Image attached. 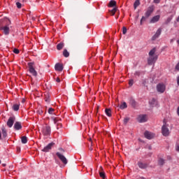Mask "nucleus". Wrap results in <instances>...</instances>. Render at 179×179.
<instances>
[{
    "instance_id": "22",
    "label": "nucleus",
    "mask_w": 179,
    "mask_h": 179,
    "mask_svg": "<svg viewBox=\"0 0 179 179\" xmlns=\"http://www.w3.org/2000/svg\"><path fill=\"white\" fill-rule=\"evenodd\" d=\"M141 5V0H136L134 3V9H136L138 6Z\"/></svg>"
},
{
    "instance_id": "30",
    "label": "nucleus",
    "mask_w": 179,
    "mask_h": 179,
    "mask_svg": "<svg viewBox=\"0 0 179 179\" xmlns=\"http://www.w3.org/2000/svg\"><path fill=\"white\" fill-rule=\"evenodd\" d=\"M158 164L159 166H163V164H164V159L162 158L159 159L158 161Z\"/></svg>"
},
{
    "instance_id": "2",
    "label": "nucleus",
    "mask_w": 179,
    "mask_h": 179,
    "mask_svg": "<svg viewBox=\"0 0 179 179\" xmlns=\"http://www.w3.org/2000/svg\"><path fill=\"white\" fill-rule=\"evenodd\" d=\"M34 63H33V62H30L28 64L29 71L31 73V75L33 76H34L36 78V77H37V71L34 69Z\"/></svg>"
},
{
    "instance_id": "31",
    "label": "nucleus",
    "mask_w": 179,
    "mask_h": 179,
    "mask_svg": "<svg viewBox=\"0 0 179 179\" xmlns=\"http://www.w3.org/2000/svg\"><path fill=\"white\" fill-rule=\"evenodd\" d=\"M45 101H46V103H50V95L48 94H46L45 95Z\"/></svg>"
},
{
    "instance_id": "50",
    "label": "nucleus",
    "mask_w": 179,
    "mask_h": 179,
    "mask_svg": "<svg viewBox=\"0 0 179 179\" xmlns=\"http://www.w3.org/2000/svg\"><path fill=\"white\" fill-rule=\"evenodd\" d=\"M3 167H6V164H2Z\"/></svg>"
},
{
    "instance_id": "6",
    "label": "nucleus",
    "mask_w": 179,
    "mask_h": 179,
    "mask_svg": "<svg viewBox=\"0 0 179 179\" xmlns=\"http://www.w3.org/2000/svg\"><path fill=\"white\" fill-rule=\"evenodd\" d=\"M15 121H16V117L15 116L10 117L7 121V126L8 128H12L13 127V124H15Z\"/></svg>"
},
{
    "instance_id": "28",
    "label": "nucleus",
    "mask_w": 179,
    "mask_h": 179,
    "mask_svg": "<svg viewBox=\"0 0 179 179\" xmlns=\"http://www.w3.org/2000/svg\"><path fill=\"white\" fill-rule=\"evenodd\" d=\"M21 142L22 143L26 144L27 143V137L26 136H24L21 138Z\"/></svg>"
},
{
    "instance_id": "14",
    "label": "nucleus",
    "mask_w": 179,
    "mask_h": 179,
    "mask_svg": "<svg viewBox=\"0 0 179 179\" xmlns=\"http://www.w3.org/2000/svg\"><path fill=\"white\" fill-rule=\"evenodd\" d=\"M55 71H58V72H62L64 71V66L59 63H57L55 66Z\"/></svg>"
},
{
    "instance_id": "15",
    "label": "nucleus",
    "mask_w": 179,
    "mask_h": 179,
    "mask_svg": "<svg viewBox=\"0 0 179 179\" xmlns=\"http://www.w3.org/2000/svg\"><path fill=\"white\" fill-rule=\"evenodd\" d=\"M0 30H3L6 36H8V34H9V27L8 25H6L4 27H1Z\"/></svg>"
},
{
    "instance_id": "10",
    "label": "nucleus",
    "mask_w": 179,
    "mask_h": 179,
    "mask_svg": "<svg viewBox=\"0 0 179 179\" xmlns=\"http://www.w3.org/2000/svg\"><path fill=\"white\" fill-rule=\"evenodd\" d=\"M144 136H145V138H146V139H153V138L156 136V134L150 131H146L144 133Z\"/></svg>"
},
{
    "instance_id": "45",
    "label": "nucleus",
    "mask_w": 179,
    "mask_h": 179,
    "mask_svg": "<svg viewBox=\"0 0 179 179\" xmlns=\"http://www.w3.org/2000/svg\"><path fill=\"white\" fill-rule=\"evenodd\" d=\"M56 82H57V83H59V82H61V80L59 79V78H57L56 79Z\"/></svg>"
},
{
    "instance_id": "34",
    "label": "nucleus",
    "mask_w": 179,
    "mask_h": 179,
    "mask_svg": "<svg viewBox=\"0 0 179 179\" xmlns=\"http://www.w3.org/2000/svg\"><path fill=\"white\" fill-rule=\"evenodd\" d=\"M146 19H148V17H146V15L143 16L142 18H141V21H140V24L142 25V22H145V21L146 20Z\"/></svg>"
},
{
    "instance_id": "20",
    "label": "nucleus",
    "mask_w": 179,
    "mask_h": 179,
    "mask_svg": "<svg viewBox=\"0 0 179 179\" xmlns=\"http://www.w3.org/2000/svg\"><path fill=\"white\" fill-rule=\"evenodd\" d=\"M65 45V44L64 43V42H61L59 44H57V49L59 51H61V50H62V48H64V46Z\"/></svg>"
},
{
    "instance_id": "47",
    "label": "nucleus",
    "mask_w": 179,
    "mask_h": 179,
    "mask_svg": "<svg viewBox=\"0 0 179 179\" xmlns=\"http://www.w3.org/2000/svg\"><path fill=\"white\" fill-rule=\"evenodd\" d=\"M177 114H178V117H179V106H178V108H177Z\"/></svg>"
},
{
    "instance_id": "43",
    "label": "nucleus",
    "mask_w": 179,
    "mask_h": 179,
    "mask_svg": "<svg viewBox=\"0 0 179 179\" xmlns=\"http://www.w3.org/2000/svg\"><path fill=\"white\" fill-rule=\"evenodd\" d=\"M155 3H159L160 0H154Z\"/></svg>"
},
{
    "instance_id": "33",
    "label": "nucleus",
    "mask_w": 179,
    "mask_h": 179,
    "mask_svg": "<svg viewBox=\"0 0 179 179\" xmlns=\"http://www.w3.org/2000/svg\"><path fill=\"white\" fill-rule=\"evenodd\" d=\"M99 176H100L101 178L106 179V173L100 172Z\"/></svg>"
},
{
    "instance_id": "7",
    "label": "nucleus",
    "mask_w": 179,
    "mask_h": 179,
    "mask_svg": "<svg viewBox=\"0 0 179 179\" xmlns=\"http://www.w3.org/2000/svg\"><path fill=\"white\" fill-rule=\"evenodd\" d=\"M137 166L139 167V169H141V170H145L149 167V164L148 163L143 162L142 161H138L137 162Z\"/></svg>"
},
{
    "instance_id": "21",
    "label": "nucleus",
    "mask_w": 179,
    "mask_h": 179,
    "mask_svg": "<svg viewBox=\"0 0 179 179\" xmlns=\"http://www.w3.org/2000/svg\"><path fill=\"white\" fill-rule=\"evenodd\" d=\"M156 52V48H152L150 52H149V57H156V55L155 53Z\"/></svg>"
},
{
    "instance_id": "17",
    "label": "nucleus",
    "mask_w": 179,
    "mask_h": 179,
    "mask_svg": "<svg viewBox=\"0 0 179 179\" xmlns=\"http://www.w3.org/2000/svg\"><path fill=\"white\" fill-rule=\"evenodd\" d=\"M14 129H16V131L22 129V122H16L14 124Z\"/></svg>"
},
{
    "instance_id": "55",
    "label": "nucleus",
    "mask_w": 179,
    "mask_h": 179,
    "mask_svg": "<svg viewBox=\"0 0 179 179\" xmlns=\"http://www.w3.org/2000/svg\"><path fill=\"white\" fill-rule=\"evenodd\" d=\"M101 169H103V167H102V166H101Z\"/></svg>"
},
{
    "instance_id": "35",
    "label": "nucleus",
    "mask_w": 179,
    "mask_h": 179,
    "mask_svg": "<svg viewBox=\"0 0 179 179\" xmlns=\"http://www.w3.org/2000/svg\"><path fill=\"white\" fill-rule=\"evenodd\" d=\"M172 19H173V18L171 17H168L167 20H166V24H169V23H170V22H171V20H172Z\"/></svg>"
},
{
    "instance_id": "36",
    "label": "nucleus",
    "mask_w": 179,
    "mask_h": 179,
    "mask_svg": "<svg viewBox=\"0 0 179 179\" xmlns=\"http://www.w3.org/2000/svg\"><path fill=\"white\" fill-rule=\"evenodd\" d=\"M123 121H124V124H128V122L129 121V117H125Z\"/></svg>"
},
{
    "instance_id": "9",
    "label": "nucleus",
    "mask_w": 179,
    "mask_h": 179,
    "mask_svg": "<svg viewBox=\"0 0 179 179\" xmlns=\"http://www.w3.org/2000/svg\"><path fill=\"white\" fill-rule=\"evenodd\" d=\"M162 28H159L156 33L154 34V36L152 37L151 40L152 41H155V40H157V38H159V37H160V34H162Z\"/></svg>"
},
{
    "instance_id": "41",
    "label": "nucleus",
    "mask_w": 179,
    "mask_h": 179,
    "mask_svg": "<svg viewBox=\"0 0 179 179\" xmlns=\"http://www.w3.org/2000/svg\"><path fill=\"white\" fill-rule=\"evenodd\" d=\"M135 76H141V71H136L134 73Z\"/></svg>"
},
{
    "instance_id": "54",
    "label": "nucleus",
    "mask_w": 179,
    "mask_h": 179,
    "mask_svg": "<svg viewBox=\"0 0 179 179\" xmlns=\"http://www.w3.org/2000/svg\"><path fill=\"white\" fill-rule=\"evenodd\" d=\"M149 149H152V147L150 146V147H149Z\"/></svg>"
},
{
    "instance_id": "24",
    "label": "nucleus",
    "mask_w": 179,
    "mask_h": 179,
    "mask_svg": "<svg viewBox=\"0 0 179 179\" xmlns=\"http://www.w3.org/2000/svg\"><path fill=\"white\" fill-rule=\"evenodd\" d=\"M117 10H118V8L115 7V8H113V9L109 10V12L110 13V15H112V16H114V15H115V12H117Z\"/></svg>"
},
{
    "instance_id": "12",
    "label": "nucleus",
    "mask_w": 179,
    "mask_h": 179,
    "mask_svg": "<svg viewBox=\"0 0 179 179\" xmlns=\"http://www.w3.org/2000/svg\"><path fill=\"white\" fill-rule=\"evenodd\" d=\"M153 10H155V8L153 7V6L148 7L147 9V11L145 13V16L146 17H149L150 16V15H152V13H153Z\"/></svg>"
},
{
    "instance_id": "13",
    "label": "nucleus",
    "mask_w": 179,
    "mask_h": 179,
    "mask_svg": "<svg viewBox=\"0 0 179 179\" xmlns=\"http://www.w3.org/2000/svg\"><path fill=\"white\" fill-rule=\"evenodd\" d=\"M54 145H55V143H50L48 145H46L45 148H43V149H42V152H50V150H51V149H52V146H54Z\"/></svg>"
},
{
    "instance_id": "44",
    "label": "nucleus",
    "mask_w": 179,
    "mask_h": 179,
    "mask_svg": "<svg viewBox=\"0 0 179 179\" xmlns=\"http://www.w3.org/2000/svg\"><path fill=\"white\" fill-rule=\"evenodd\" d=\"M61 127H62V124H57V129H59Z\"/></svg>"
},
{
    "instance_id": "19",
    "label": "nucleus",
    "mask_w": 179,
    "mask_h": 179,
    "mask_svg": "<svg viewBox=\"0 0 179 179\" xmlns=\"http://www.w3.org/2000/svg\"><path fill=\"white\" fill-rule=\"evenodd\" d=\"M129 103L130 106H131V107H133V108H135V107H136V101H135V99L130 98Z\"/></svg>"
},
{
    "instance_id": "42",
    "label": "nucleus",
    "mask_w": 179,
    "mask_h": 179,
    "mask_svg": "<svg viewBox=\"0 0 179 179\" xmlns=\"http://www.w3.org/2000/svg\"><path fill=\"white\" fill-rule=\"evenodd\" d=\"M53 121L55 124H57V122H58V119L57 117H54Z\"/></svg>"
},
{
    "instance_id": "3",
    "label": "nucleus",
    "mask_w": 179,
    "mask_h": 179,
    "mask_svg": "<svg viewBox=\"0 0 179 179\" xmlns=\"http://www.w3.org/2000/svg\"><path fill=\"white\" fill-rule=\"evenodd\" d=\"M157 90L158 93H164V92H166V85L163 83L157 84Z\"/></svg>"
},
{
    "instance_id": "25",
    "label": "nucleus",
    "mask_w": 179,
    "mask_h": 179,
    "mask_svg": "<svg viewBox=\"0 0 179 179\" xmlns=\"http://www.w3.org/2000/svg\"><path fill=\"white\" fill-rule=\"evenodd\" d=\"M20 106L17 103H15L13 106L12 108L14 111H19Z\"/></svg>"
},
{
    "instance_id": "38",
    "label": "nucleus",
    "mask_w": 179,
    "mask_h": 179,
    "mask_svg": "<svg viewBox=\"0 0 179 179\" xmlns=\"http://www.w3.org/2000/svg\"><path fill=\"white\" fill-rule=\"evenodd\" d=\"M127 27H123V28H122V34H127Z\"/></svg>"
},
{
    "instance_id": "18",
    "label": "nucleus",
    "mask_w": 179,
    "mask_h": 179,
    "mask_svg": "<svg viewBox=\"0 0 179 179\" xmlns=\"http://www.w3.org/2000/svg\"><path fill=\"white\" fill-rule=\"evenodd\" d=\"M108 6V8H117V1L115 0H110Z\"/></svg>"
},
{
    "instance_id": "57",
    "label": "nucleus",
    "mask_w": 179,
    "mask_h": 179,
    "mask_svg": "<svg viewBox=\"0 0 179 179\" xmlns=\"http://www.w3.org/2000/svg\"><path fill=\"white\" fill-rule=\"evenodd\" d=\"M0 164H1V160H0Z\"/></svg>"
},
{
    "instance_id": "27",
    "label": "nucleus",
    "mask_w": 179,
    "mask_h": 179,
    "mask_svg": "<svg viewBox=\"0 0 179 179\" xmlns=\"http://www.w3.org/2000/svg\"><path fill=\"white\" fill-rule=\"evenodd\" d=\"M63 55L65 58H68V57H69V52H68L66 49H64L63 51Z\"/></svg>"
},
{
    "instance_id": "37",
    "label": "nucleus",
    "mask_w": 179,
    "mask_h": 179,
    "mask_svg": "<svg viewBox=\"0 0 179 179\" xmlns=\"http://www.w3.org/2000/svg\"><path fill=\"white\" fill-rule=\"evenodd\" d=\"M16 6L18 8V9H20L22 8V3H20V2H17Z\"/></svg>"
},
{
    "instance_id": "51",
    "label": "nucleus",
    "mask_w": 179,
    "mask_h": 179,
    "mask_svg": "<svg viewBox=\"0 0 179 179\" xmlns=\"http://www.w3.org/2000/svg\"><path fill=\"white\" fill-rule=\"evenodd\" d=\"M39 114H43V110L38 111Z\"/></svg>"
},
{
    "instance_id": "8",
    "label": "nucleus",
    "mask_w": 179,
    "mask_h": 179,
    "mask_svg": "<svg viewBox=\"0 0 179 179\" xmlns=\"http://www.w3.org/2000/svg\"><path fill=\"white\" fill-rule=\"evenodd\" d=\"M157 61V56H149L148 59V65H153Z\"/></svg>"
},
{
    "instance_id": "52",
    "label": "nucleus",
    "mask_w": 179,
    "mask_h": 179,
    "mask_svg": "<svg viewBox=\"0 0 179 179\" xmlns=\"http://www.w3.org/2000/svg\"><path fill=\"white\" fill-rule=\"evenodd\" d=\"M178 44H179V39L177 41Z\"/></svg>"
},
{
    "instance_id": "53",
    "label": "nucleus",
    "mask_w": 179,
    "mask_h": 179,
    "mask_svg": "<svg viewBox=\"0 0 179 179\" xmlns=\"http://www.w3.org/2000/svg\"><path fill=\"white\" fill-rule=\"evenodd\" d=\"M22 103H24V99H22Z\"/></svg>"
},
{
    "instance_id": "26",
    "label": "nucleus",
    "mask_w": 179,
    "mask_h": 179,
    "mask_svg": "<svg viewBox=\"0 0 179 179\" xmlns=\"http://www.w3.org/2000/svg\"><path fill=\"white\" fill-rule=\"evenodd\" d=\"M128 106L127 105L126 102H123L120 106V110H124V108H127Z\"/></svg>"
},
{
    "instance_id": "46",
    "label": "nucleus",
    "mask_w": 179,
    "mask_h": 179,
    "mask_svg": "<svg viewBox=\"0 0 179 179\" xmlns=\"http://www.w3.org/2000/svg\"><path fill=\"white\" fill-rule=\"evenodd\" d=\"M143 85L144 86H146V80H144V81L143 82Z\"/></svg>"
},
{
    "instance_id": "40",
    "label": "nucleus",
    "mask_w": 179,
    "mask_h": 179,
    "mask_svg": "<svg viewBox=\"0 0 179 179\" xmlns=\"http://www.w3.org/2000/svg\"><path fill=\"white\" fill-rule=\"evenodd\" d=\"M129 86L134 85V80L133 79H131L129 81Z\"/></svg>"
},
{
    "instance_id": "32",
    "label": "nucleus",
    "mask_w": 179,
    "mask_h": 179,
    "mask_svg": "<svg viewBox=\"0 0 179 179\" xmlns=\"http://www.w3.org/2000/svg\"><path fill=\"white\" fill-rule=\"evenodd\" d=\"M54 111H55V110H54V108H50L48 110V114H50V115L54 114Z\"/></svg>"
},
{
    "instance_id": "1",
    "label": "nucleus",
    "mask_w": 179,
    "mask_h": 179,
    "mask_svg": "<svg viewBox=\"0 0 179 179\" xmlns=\"http://www.w3.org/2000/svg\"><path fill=\"white\" fill-rule=\"evenodd\" d=\"M59 152L56 153V156H57L63 164H68V159H66V157L62 155V153H65V150H64L62 148H59Z\"/></svg>"
},
{
    "instance_id": "16",
    "label": "nucleus",
    "mask_w": 179,
    "mask_h": 179,
    "mask_svg": "<svg viewBox=\"0 0 179 179\" xmlns=\"http://www.w3.org/2000/svg\"><path fill=\"white\" fill-rule=\"evenodd\" d=\"M160 20V15L154 16L150 21V23H157Z\"/></svg>"
},
{
    "instance_id": "5",
    "label": "nucleus",
    "mask_w": 179,
    "mask_h": 179,
    "mask_svg": "<svg viewBox=\"0 0 179 179\" xmlns=\"http://www.w3.org/2000/svg\"><path fill=\"white\" fill-rule=\"evenodd\" d=\"M42 133L45 136H50L51 135V127L50 126H45L43 128Z\"/></svg>"
},
{
    "instance_id": "11",
    "label": "nucleus",
    "mask_w": 179,
    "mask_h": 179,
    "mask_svg": "<svg viewBox=\"0 0 179 179\" xmlns=\"http://www.w3.org/2000/svg\"><path fill=\"white\" fill-rule=\"evenodd\" d=\"M137 121L141 123L146 122L148 121V116L146 115H140L137 117Z\"/></svg>"
},
{
    "instance_id": "49",
    "label": "nucleus",
    "mask_w": 179,
    "mask_h": 179,
    "mask_svg": "<svg viewBox=\"0 0 179 179\" xmlns=\"http://www.w3.org/2000/svg\"><path fill=\"white\" fill-rule=\"evenodd\" d=\"M177 152H179V145L176 148Z\"/></svg>"
},
{
    "instance_id": "48",
    "label": "nucleus",
    "mask_w": 179,
    "mask_h": 179,
    "mask_svg": "<svg viewBox=\"0 0 179 179\" xmlns=\"http://www.w3.org/2000/svg\"><path fill=\"white\" fill-rule=\"evenodd\" d=\"M0 139H2V133L0 131Z\"/></svg>"
},
{
    "instance_id": "23",
    "label": "nucleus",
    "mask_w": 179,
    "mask_h": 179,
    "mask_svg": "<svg viewBox=\"0 0 179 179\" xmlns=\"http://www.w3.org/2000/svg\"><path fill=\"white\" fill-rule=\"evenodd\" d=\"M1 131H2L3 138H6V136H8L6 129H5V127H2Z\"/></svg>"
},
{
    "instance_id": "56",
    "label": "nucleus",
    "mask_w": 179,
    "mask_h": 179,
    "mask_svg": "<svg viewBox=\"0 0 179 179\" xmlns=\"http://www.w3.org/2000/svg\"><path fill=\"white\" fill-rule=\"evenodd\" d=\"M116 19H118V16L116 17Z\"/></svg>"
},
{
    "instance_id": "39",
    "label": "nucleus",
    "mask_w": 179,
    "mask_h": 179,
    "mask_svg": "<svg viewBox=\"0 0 179 179\" xmlns=\"http://www.w3.org/2000/svg\"><path fill=\"white\" fill-rule=\"evenodd\" d=\"M13 51L14 54H19V52H20V51L17 48H15Z\"/></svg>"
},
{
    "instance_id": "4",
    "label": "nucleus",
    "mask_w": 179,
    "mask_h": 179,
    "mask_svg": "<svg viewBox=\"0 0 179 179\" xmlns=\"http://www.w3.org/2000/svg\"><path fill=\"white\" fill-rule=\"evenodd\" d=\"M162 134L164 136H169L170 135V130L167 127V124H164L162 127Z\"/></svg>"
},
{
    "instance_id": "29",
    "label": "nucleus",
    "mask_w": 179,
    "mask_h": 179,
    "mask_svg": "<svg viewBox=\"0 0 179 179\" xmlns=\"http://www.w3.org/2000/svg\"><path fill=\"white\" fill-rule=\"evenodd\" d=\"M105 113H106V115H108V117H111V109L106 108L105 110Z\"/></svg>"
}]
</instances>
